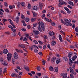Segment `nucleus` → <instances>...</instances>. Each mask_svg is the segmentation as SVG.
Instances as JSON below:
<instances>
[{"mask_svg":"<svg viewBox=\"0 0 78 78\" xmlns=\"http://www.w3.org/2000/svg\"><path fill=\"white\" fill-rule=\"evenodd\" d=\"M0 61L2 64H3L4 66H8V63L5 60H3V58H1L0 59Z\"/></svg>","mask_w":78,"mask_h":78,"instance_id":"nucleus-1","label":"nucleus"},{"mask_svg":"<svg viewBox=\"0 0 78 78\" xmlns=\"http://www.w3.org/2000/svg\"><path fill=\"white\" fill-rule=\"evenodd\" d=\"M12 55L10 53H8L7 55V59L8 61H10Z\"/></svg>","mask_w":78,"mask_h":78,"instance_id":"nucleus-2","label":"nucleus"},{"mask_svg":"<svg viewBox=\"0 0 78 78\" xmlns=\"http://www.w3.org/2000/svg\"><path fill=\"white\" fill-rule=\"evenodd\" d=\"M64 21L65 23H66V26H68V25H69V24L70 23V22H71V20H68L67 19H64Z\"/></svg>","mask_w":78,"mask_h":78,"instance_id":"nucleus-3","label":"nucleus"},{"mask_svg":"<svg viewBox=\"0 0 78 78\" xmlns=\"http://www.w3.org/2000/svg\"><path fill=\"white\" fill-rule=\"evenodd\" d=\"M40 25L43 31H45V26H44V23L43 22H41Z\"/></svg>","mask_w":78,"mask_h":78,"instance_id":"nucleus-4","label":"nucleus"},{"mask_svg":"<svg viewBox=\"0 0 78 78\" xmlns=\"http://www.w3.org/2000/svg\"><path fill=\"white\" fill-rule=\"evenodd\" d=\"M14 58L16 59H18L19 58V57L18 56V54L16 53V52H15L14 54Z\"/></svg>","mask_w":78,"mask_h":78,"instance_id":"nucleus-5","label":"nucleus"},{"mask_svg":"<svg viewBox=\"0 0 78 78\" xmlns=\"http://www.w3.org/2000/svg\"><path fill=\"white\" fill-rule=\"evenodd\" d=\"M39 6L40 9H42V8H43L44 6V4L42 3L41 2H40L39 4Z\"/></svg>","mask_w":78,"mask_h":78,"instance_id":"nucleus-6","label":"nucleus"},{"mask_svg":"<svg viewBox=\"0 0 78 78\" xmlns=\"http://www.w3.org/2000/svg\"><path fill=\"white\" fill-rule=\"evenodd\" d=\"M33 32L35 36H37L39 34V32L38 30H33Z\"/></svg>","mask_w":78,"mask_h":78,"instance_id":"nucleus-7","label":"nucleus"},{"mask_svg":"<svg viewBox=\"0 0 78 78\" xmlns=\"http://www.w3.org/2000/svg\"><path fill=\"white\" fill-rule=\"evenodd\" d=\"M8 20L9 22H10V24H11L12 27H13V28H16V26H15L14 25V24H13V23H12V22L11 20L10 19H9Z\"/></svg>","mask_w":78,"mask_h":78,"instance_id":"nucleus-8","label":"nucleus"},{"mask_svg":"<svg viewBox=\"0 0 78 78\" xmlns=\"http://www.w3.org/2000/svg\"><path fill=\"white\" fill-rule=\"evenodd\" d=\"M66 4L67 3L66 2H60L58 4V6H59L60 7H61V5H62L64 4L66 5Z\"/></svg>","mask_w":78,"mask_h":78,"instance_id":"nucleus-9","label":"nucleus"},{"mask_svg":"<svg viewBox=\"0 0 78 78\" xmlns=\"http://www.w3.org/2000/svg\"><path fill=\"white\" fill-rule=\"evenodd\" d=\"M37 25L38 26L37 27L38 30H39L40 32H42V30L41 29V26H40V23H38L37 24Z\"/></svg>","mask_w":78,"mask_h":78,"instance_id":"nucleus-10","label":"nucleus"},{"mask_svg":"<svg viewBox=\"0 0 78 78\" xmlns=\"http://www.w3.org/2000/svg\"><path fill=\"white\" fill-rule=\"evenodd\" d=\"M18 47H21L22 48H25V46L23 44H19L18 45Z\"/></svg>","mask_w":78,"mask_h":78,"instance_id":"nucleus-11","label":"nucleus"},{"mask_svg":"<svg viewBox=\"0 0 78 78\" xmlns=\"http://www.w3.org/2000/svg\"><path fill=\"white\" fill-rule=\"evenodd\" d=\"M77 58V56L75 55L72 58V61H75L76 59Z\"/></svg>","mask_w":78,"mask_h":78,"instance_id":"nucleus-12","label":"nucleus"},{"mask_svg":"<svg viewBox=\"0 0 78 78\" xmlns=\"http://www.w3.org/2000/svg\"><path fill=\"white\" fill-rule=\"evenodd\" d=\"M73 55V53L72 52H70L68 54V56L69 58V59H70V58H71V57L72 56V55Z\"/></svg>","mask_w":78,"mask_h":78,"instance_id":"nucleus-13","label":"nucleus"},{"mask_svg":"<svg viewBox=\"0 0 78 78\" xmlns=\"http://www.w3.org/2000/svg\"><path fill=\"white\" fill-rule=\"evenodd\" d=\"M15 20L16 23H19V17L17 16L16 17Z\"/></svg>","mask_w":78,"mask_h":78,"instance_id":"nucleus-14","label":"nucleus"},{"mask_svg":"<svg viewBox=\"0 0 78 78\" xmlns=\"http://www.w3.org/2000/svg\"><path fill=\"white\" fill-rule=\"evenodd\" d=\"M67 77V74L66 73H63L62 78H66Z\"/></svg>","mask_w":78,"mask_h":78,"instance_id":"nucleus-15","label":"nucleus"},{"mask_svg":"<svg viewBox=\"0 0 78 78\" xmlns=\"http://www.w3.org/2000/svg\"><path fill=\"white\" fill-rule=\"evenodd\" d=\"M8 52V50L6 49H5L3 50V53L5 54H7Z\"/></svg>","mask_w":78,"mask_h":78,"instance_id":"nucleus-16","label":"nucleus"},{"mask_svg":"<svg viewBox=\"0 0 78 78\" xmlns=\"http://www.w3.org/2000/svg\"><path fill=\"white\" fill-rule=\"evenodd\" d=\"M55 33L53 32H51L50 31L49 32V34L50 36H52V35H55Z\"/></svg>","mask_w":78,"mask_h":78,"instance_id":"nucleus-17","label":"nucleus"},{"mask_svg":"<svg viewBox=\"0 0 78 78\" xmlns=\"http://www.w3.org/2000/svg\"><path fill=\"white\" fill-rule=\"evenodd\" d=\"M11 76L12 77H16V76L17 77V75L15 73H12L11 74Z\"/></svg>","mask_w":78,"mask_h":78,"instance_id":"nucleus-18","label":"nucleus"},{"mask_svg":"<svg viewBox=\"0 0 78 78\" xmlns=\"http://www.w3.org/2000/svg\"><path fill=\"white\" fill-rule=\"evenodd\" d=\"M58 37L60 41L61 42H62V37H61V35H59Z\"/></svg>","mask_w":78,"mask_h":78,"instance_id":"nucleus-19","label":"nucleus"},{"mask_svg":"<svg viewBox=\"0 0 78 78\" xmlns=\"http://www.w3.org/2000/svg\"><path fill=\"white\" fill-rule=\"evenodd\" d=\"M56 44V41H53L51 42V45L52 46H55V45Z\"/></svg>","mask_w":78,"mask_h":78,"instance_id":"nucleus-20","label":"nucleus"},{"mask_svg":"<svg viewBox=\"0 0 78 78\" xmlns=\"http://www.w3.org/2000/svg\"><path fill=\"white\" fill-rule=\"evenodd\" d=\"M33 9L36 11L37 10V7L36 6H33Z\"/></svg>","mask_w":78,"mask_h":78,"instance_id":"nucleus-21","label":"nucleus"},{"mask_svg":"<svg viewBox=\"0 0 78 78\" xmlns=\"http://www.w3.org/2000/svg\"><path fill=\"white\" fill-rule=\"evenodd\" d=\"M60 62H61V59L59 58L56 61V64H59Z\"/></svg>","mask_w":78,"mask_h":78,"instance_id":"nucleus-22","label":"nucleus"},{"mask_svg":"<svg viewBox=\"0 0 78 78\" xmlns=\"http://www.w3.org/2000/svg\"><path fill=\"white\" fill-rule=\"evenodd\" d=\"M56 60V57L53 58L51 59V62H54Z\"/></svg>","mask_w":78,"mask_h":78,"instance_id":"nucleus-23","label":"nucleus"},{"mask_svg":"<svg viewBox=\"0 0 78 78\" xmlns=\"http://www.w3.org/2000/svg\"><path fill=\"white\" fill-rule=\"evenodd\" d=\"M44 19L45 20V21H46V22H52L51 20H50L49 19L47 18H45Z\"/></svg>","mask_w":78,"mask_h":78,"instance_id":"nucleus-24","label":"nucleus"},{"mask_svg":"<svg viewBox=\"0 0 78 78\" xmlns=\"http://www.w3.org/2000/svg\"><path fill=\"white\" fill-rule=\"evenodd\" d=\"M68 3L69 4L71 5L72 6H74V5H73V2L71 1H69L68 2Z\"/></svg>","mask_w":78,"mask_h":78,"instance_id":"nucleus-25","label":"nucleus"},{"mask_svg":"<svg viewBox=\"0 0 78 78\" xmlns=\"http://www.w3.org/2000/svg\"><path fill=\"white\" fill-rule=\"evenodd\" d=\"M24 69H26V70H27L28 72H29V71H30L29 67H28V66H25Z\"/></svg>","mask_w":78,"mask_h":78,"instance_id":"nucleus-26","label":"nucleus"},{"mask_svg":"<svg viewBox=\"0 0 78 78\" xmlns=\"http://www.w3.org/2000/svg\"><path fill=\"white\" fill-rule=\"evenodd\" d=\"M69 69L70 70V72L71 73H73L74 72L73 70L71 67H69Z\"/></svg>","mask_w":78,"mask_h":78,"instance_id":"nucleus-27","label":"nucleus"},{"mask_svg":"<svg viewBox=\"0 0 78 78\" xmlns=\"http://www.w3.org/2000/svg\"><path fill=\"white\" fill-rule=\"evenodd\" d=\"M33 17H36V16H37V14L35 12H33Z\"/></svg>","mask_w":78,"mask_h":78,"instance_id":"nucleus-28","label":"nucleus"},{"mask_svg":"<svg viewBox=\"0 0 78 78\" xmlns=\"http://www.w3.org/2000/svg\"><path fill=\"white\" fill-rule=\"evenodd\" d=\"M61 23H62L64 25H66V23H65V22H64V21H63V20L62 19H61Z\"/></svg>","mask_w":78,"mask_h":78,"instance_id":"nucleus-29","label":"nucleus"},{"mask_svg":"<svg viewBox=\"0 0 78 78\" xmlns=\"http://www.w3.org/2000/svg\"><path fill=\"white\" fill-rule=\"evenodd\" d=\"M49 70L51 71H54V69L51 66L49 67Z\"/></svg>","mask_w":78,"mask_h":78,"instance_id":"nucleus-30","label":"nucleus"},{"mask_svg":"<svg viewBox=\"0 0 78 78\" xmlns=\"http://www.w3.org/2000/svg\"><path fill=\"white\" fill-rule=\"evenodd\" d=\"M36 18H33L31 19V21L32 22H34V21H36Z\"/></svg>","mask_w":78,"mask_h":78,"instance_id":"nucleus-31","label":"nucleus"},{"mask_svg":"<svg viewBox=\"0 0 78 78\" xmlns=\"http://www.w3.org/2000/svg\"><path fill=\"white\" fill-rule=\"evenodd\" d=\"M55 72H58V67H55Z\"/></svg>","mask_w":78,"mask_h":78,"instance_id":"nucleus-32","label":"nucleus"},{"mask_svg":"<svg viewBox=\"0 0 78 78\" xmlns=\"http://www.w3.org/2000/svg\"><path fill=\"white\" fill-rule=\"evenodd\" d=\"M36 74L37 75H38V76L39 77L41 76L42 75V74L39 73H37Z\"/></svg>","mask_w":78,"mask_h":78,"instance_id":"nucleus-33","label":"nucleus"},{"mask_svg":"<svg viewBox=\"0 0 78 78\" xmlns=\"http://www.w3.org/2000/svg\"><path fill=\"white\" fill-rule=\"evenodd\" d=\"M43 37L44 38V39H47L48 38V37H47V35H44L43 36Z\"/></svg>","mask_w":78,"mask_h":78,"instance_id":"nucleus-34","label":"nucleus"},{"mask_svg":"<svg viewBox=\"0 0 78 78\" xmlns=\"http://www.w3.org/2000/svg\"><path fill=\"white\" fill-rule=\"evenodd\" d=\"M25 20L26 22H29L30 21V20H29V19L28 18H26L25 19Z\"/></svg>","mask_w":78,"mask_h":78,"instance_id":"nucleus-35","label":"nucleus"},{"mask_svg":"<svg viewBox=\"0 0 78 78\" xmlns=\"http://www.w3.org/2000/svg\"><path fill=\"white\" fill-rule=\"evenodd\" d=\"M33 42L34 44H38V42L36 40H34Z\"/></svg>","mask_w":78,"mask_h":78,"instance_id":"nucleus-36","label":"nucleus"},{"mask_svg":"<svg viewBox=\"0 0 78 78\" xmlns=\"http://www.w3.org/2000/svg\"><path fill=\"white\" fill-rule=\"evenodd\" d=\"M3 69H2V68H0V75L3 73Z\"/></svg>","mask_w":78,"mask_h":78,"instance_id":"nucleus-37","label":"nucleus"},{"mask_svg":"<svg viewBox=\"0 0 78 78\" xmlns=\"http://www.w3.org/2000/svg\"><path fill=\"white\" fill-rule=\"evenodd\" d=\"M20 4H21L22 6H24L25 5V2H21V3H20Z\"/></svg>","mask_w":78,"mask_h":78,"instance_id":"nucleus-38","label":"nucleus"},{"mask_svg":"<svg viewBox=\"0 0 78 78\" xmlns=\"http://www.w3.org/2000/svg\"><path fill=\"white\" fill-rule=\"evenodd\" d=\"M51 25H52V26H54V27L56 26V24H55V22H52L51 23Z\"/></svg>","mask_w":78,"mask_h":78,"instance_id":"nucleus-39","label":"nucleus"},{"mask_svg":"<svg viewBox=\"0 0 78 78\" xmlns=\"http://www.w3.org/2000/svg\"><path fill=\"white\" fill-rule=\"evenodd\" d=\"M2 47H2V48H5L6 47V45H5L4 46L2 45V46H1Z\"/></svg>","mask_w":78,"mask_h":78,"instance_id":"nucleus-40","label":"nucleus"},{"mask_svg":"<svg viewBox=\"0 0 78 78\" xmlns=\"http://www.w3.org/2000/svg\"><path fill=\"white\" fill-rule=\"evenodd\" d=\"M21 30L22 31H27V29L24 28H22L21 29Z\"/></svg>","mask_w":78,"mask_h":78,"instance_id":"nucleus-41","label":"nucleus"},{"mask_svg":"<svg viewBox=\"0 0 78 78\" xmlns=\"http://www.w3.org/2000/svg\"><path fill=\"white\" fill-rule=\"evenodd\" d=\"M38 42L39 43L41 44V45H42V44H43V42H42L41 41H38Z\"/></svg>","mask_w":78,"mask_h":78,"instance_id":"nucleus-42","label":"nucleus"},{"mask_svg":"<svg viewBox=\"0 0 78 78\" xmlns=\"http://www.w3.org/2000/svg\"><path fill=\"white\" fill-rule=\"evenodd\" d=\"M63 59H65V61H67L68 60V59H67V57H64Z\"/></svg>","mask_w":78,"mask_h":78,"instance_id":"nucleus-43","label":"nucleus"},{"mask_svg":"<svg viewBox=\"0 0 78 78\" xmlns=\"http://www.w3.org/2000/svg\"><path fill=\"white\" fill-rule=\"evenodd\" d=\"M70 77L71 78H74V76H73V74H70Z\"/></svg>","mask_w":78,"mask_h":78,"instance_id":"nucleus-44","label":"nucleus"},{"mask_svg":"<svg viewBox=\"0 0 78 78\" xmlns=\"http://www.w3.org/2000/svg\"><path fill=\"white\" fill-rule=\"evenodd\" d=\"M21 19H24L25 18V16L23 15H21Z\"/></svg>","mask_w":78,"mask_h":78,"instance_id":"nucleus-45","label":"nucleus"},{"mask_svg":"<svg viewBox=\"0 0 78 78\" xmlns=\"http://www.w3.org/2000/svg\"><path fill=\"white\" fill-rule=\"evenodd\" d=\"M27 7L28 9H30L31 8V5H30V4H28Z\"/></svg>","mask_w":78,"mask_h":78,"instance_id":"nucleus-46","label":"nucleus"},{"mask_svg":"<svg viewBox=\"0 0 78 78\" xmlns=\"http://www.w3.org/2000/svg\"><path fill=\"white\" fill-rule=\"evenodd\" d=\"M66 11H67L68 14H70V11L69 9H68L66 10Z\"/></svg>","mask_w":78,"mask_h":78,"instance_id":"nucleus-47","label":"nucleus"},{"mask_svg":"<svg viewBox=\"0 0 78 78\" xmlns=\"http://www.w3.org/2000/svg\"><path fill=\"white\" fill-rule=\"evenodd\" d=\"M75 30L76 32H78V27H76L75 29Z\"/></svg>","mask_w":78,"mask_h":78,"instance_id":"nucleus-48","label":"nucleus"},{"mask_svg":"<svg viewBox=\"0 0 78 78\" xmlns=\"http://www.w3.org/2000/svg\"><path fill=\"white\" fill-rule=\"evenodd\" d=\"M61 13H62V14H64L65 15H66V13L65 12H64V11H63V10H61Z\"/></svg>","mask_w":78,"mask_h":78,"instance_id":"nucleus-49","label":"nucleus"},{"mask_svg":"<svg viewBox=\"0 0 78 78\" xmlns=\"http://www.w3.org/2000/svg\"><path fill=\"white\" fill-rule=\"evenodd\" d=\"M34 51L35 53H38V50H37V49H35Z\"/></svg>","mask_w":78,"mask_h":78,"instance_id":"nucleus-50","label":"nucleus"},{"mask_svg":"<svg viewBox=\"0 0 78 78\" xmlns=\"http://www.w3.org/2000/svg\"><path fill=\"white\" fill-rule=\"evenodd\" d=\"M25 35L26 37H27V38H28V36H29V35L28 34H25Z\"/></svg>","mask_w":78,"mask_h":78,"instance_id":"nucleus-51","label":"nucleus"},{"mask_svg":"<svg viewBox=\"0 0 78 78\" xmlns=\"http://www.w3.org/2000/svg\"><path fill=\"white\" fill-rule=\"evenodd\" d=\"M3 23H5V22H6V21H7V20L6 19H3Z\"/></svg>","mask_w":78,"mask_h":78,"instance_id":"nucleus-52","label":"nucleus"},{"mask_svg":"<svg viewBox=\"0 0 78 78\" xmlns=\"http://www.w3.org/2000/svg\"><path fill=\"white\" fill-rule=\"evenodd\" d=\"M12 31H13L14 33H16V29H12Z\"/></svg>","mask_w":78,"mask_h":78,"instance_id":"nucleus-53","label":"nucleus"},{"mask_svg":"<svg viewBox=\"0 0 78 78\" xmlns=\"http://www.w3.org/2000/svg\"><path fill=\"white\" fill-rule=\"evenodd\" d=\"M74 48H78V47L77 46V44H75L74 46Z\"/></svg>","mask_w":78,"mask_h":78,"instance_id":"nucleus-54","label":"nucleus"},{"mask_svg":"<svg viewBox=\"0 0 78 78\" xmlns=\"http://www.w3.org/2000/svg\"><path fill=\"white\" fill-rule=\"evenodd\" d=\"M23 41H27V39L26 37H23Z\"/></svg>","mask_w":78,"mask_h":78,"instance_id":"nucleus-55","label":"nucleus"},{"mask_svg":"<svg viewBox=\"0 0 78 78\" xmlns=\"http://www.w3.org/2000/svg\"><path fill=\"white\" fill-rule=\"evenodd\" d=\"M5 11L7 12H9V10H8V9H5Z\"/></svg>","mask_w":78,"mask_h":78,"instance_id":"nucleus-56","label":"nucleus"},{"mask_svg":"<svg viewBox=\"0 0 78 78\" xmlns=\"http://www.w3.org/2000/svg\"><path fill=\"white\" fill-rule=\"evenodd\" d=\"M16 68L17 69H18L19 70H21L19 66H16Z\"/></svg>","mask_w":78,"mask_h":78,"instance_id":"nucleus-57","label":"nucleus"},{"mask_svg":"<svg viewBox=\"0 0 78 78\" xmlns=\"http://www.w3.org/2000/svg\"><path fill=\"white\" fill-rule=\"evenodd\" d=\"M8 27L9 28H11V29H12V28H13V27L11 26H9Z\"/></svg>","mask_w":78,"mask_h":78,"instance_id":"nucleus-58","label":"nucleus"},{"mask_svg":"<svg viewBox=\"0 0 78 78\" xmlns=\"http://www.w3.org/2000/svg\"><path fill=\"white\" fill-rule=\"evenodd\" d=\"M45 15L44 14H43V15L41 16V17L42 18H44V17H45Z\"/></svg>","mask_w":78,"mask_h":78,"instance_id":"nucleus-59","label":"nucleus"},{"mask_svg":"<svg viewBox=\"0 0 78 78\" xmlns=\"http://www.w3.org/2000/svg\"><path fill=\"white\" fill-rule=\"evenodd\" d=\"M37 70H39V71L41 70V69L40 68V67H37Z\"/></svg>","mask_w":78,"mask_h":78,"instance_id":"nucleus-60","label":"nucleus"},{"mask_svg":"<svg viewBox=\"0 0 78 78\" xmlns=\"http://www.w3.org/2000/svg\"><path fill=\"white\" fill-rule=\"evenodd\" d=\"M46 47H47V46H46V45H44L43 47V49H45V48H46Z\"/></svg>","mask_w":78,"mask_h":78,"instance_id":"nucleus-61","label":"nucleus"},{"mask_svg":"<svg viewBox=\"0 0 78 78\" xmlns=\"http://www.w3.org/2000/svg\"><path fill=\"white\" fill-rule=\"evenodd\" d=\"M29 49H30V50H31V51H32V50H33V47H30Z\"/></svg>","mask_w":78,"mask_h":78,"instance_id":"nucleus-62","label":"nucleus"},{"mask_svg":"<svg viewBox=\"0 0 78 78\" xmlns=\"http://www.w3.org/2000/svg\"><path fill=\"white\" fill-rule=\"evenodd\" d=\"M18 35L19 36H21V33H20V32H18Z\"/></svg>","mask_w":78,"mask_h":78,"instance_id":"nucleus-63","label":"nucleus"},{"mask_svg":"<svg viewBox=\"0 0 78 78\" xmlns=\"http://www.w3.org/2000/svg\"><path fill=\"white\" fill-rule=\"evenodd\" d=\"M33 78H39V77L37 76H34Z\"/></svg>","mask_w":78,"mask_h":78,"instance_id":"nucleus-64","label":"nucleus"}]
</instances>
